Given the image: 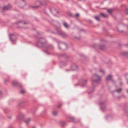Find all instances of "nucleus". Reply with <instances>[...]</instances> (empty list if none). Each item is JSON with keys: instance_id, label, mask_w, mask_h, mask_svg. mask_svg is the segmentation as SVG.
<instances>
[{"instance_id": "obj_1", "label": "nucleus", "mask_w": 128, "mask_h": 128, "mask_svg": "<svg viewBox=\"0 0 128 128\" xmlns=\"http://www.w3.org/2000/svg\"><path fill=\"white\" fill-rule=\"evenodd\" d=\"M44 44L45 46L47 45V44L46 43L45 40L43 38H40L38 42H37V46L38 47L44 46Z\"/></svg>"}, {"instance_id": "obj_2", "label": "nucleus", "mask_w": 128, "mask_h": 128, "mask_svg": "<svg viewBox=\"0 0 128 128\" xmlns=\"http://www.w3.org/2000/svg\"><path fill=\"white\" fill-rule=\"evenodd\" d=\"M93 79L92 81V83L93 85L94 84H97L100 81V77L96 74L93 75Z\"/></svg>"}, {"instance_id": "obj_3", "label": "nucleus", "mask_w": 128, "mask_h": 128, "mask_svg": "<svg viewBox=\"0 0 128 128\" xmlns=\"http://www.w3.org/2000/svg\"><path fill=\"white\" fill-rule=\"evenodd\" d=\"M50 10L51 12L54 15H56L59 12L58 11L56 10V9L54 8H50Z\"/></svg>"}, {"instance_id": "obj_4", "label": "nucleus", "mask_w": 128, "mask_h": 128, "mask_svg": "<svg viewBox=\"0 0 128 128\" xmlns=\"http://www.w3.org/2000/svg\"><path fill=\"white\" fill-rule=\"evenodd\" d=\"M10 40L12 42L15 41L16 39V36L14 34L10 35Z\"/></svg>"}, {"instance_id": "obj_5", "label": "nucleus", "mask_w": 128, "mask_h": 128, "mask_svg": "<svg viewBox=\"0 0 128 128\" xmlns=\"http://www.w3.org/2000/svg\"><path fill=\"white\" fill-rule=\"evenodd\" d=\"M24 104V101L23 99L20 100L18 105V106L20 108H21L23 106Z\"/></svg>"}, {"instance_id": "obj_6", "label": "nucleus", "mask_w": 128, "mask_h": 128, "mask_svg": "<svg viewBox=\"0 0 128 128\" xmlns=\"http://www.w3.org/2000/svg\"><path fill=\"white\" fill-rule=\"evenodd\" d=\"M24 117V115L23 114L21 113L19 114L18 116H17L16 118L19 121L22 120L23 118Z\"/></svg>"}, {"instance_id": "obj_7", "label": "nucleus", "mask_w": 128, "mask_h": 128, "mask_svg": "<svg viewBox=\"0 0 128 128\" xmlns=\"http://www.w3.org/2000/svg\"><path fill=\"white\" fill-rule=\"evenodd\" d=\"M12 84L14 86H17L21 88L22 86L21 84L16 81H13Z\"/></svg>"}, {"instance_id": "obj_8", "label": "nucleus", "mask_w": 128, "mask_h": 128, "mask_svg": "<svg viewBox=\"0 0 128 128\" xmlns=\"http://www.w3.org/2000/svg\"><path fill=\"white\" fill-rule=\"evenodd\" d=\"M58 33L59 35L64 37H65L67 36V35L61 30H59L58 31Z\"/></svg>"}, {"instance_id": "obj_9", "label": "nucleus", "mask_w": 128, "mask_h": 128, "mask_svg": "<svg viewBox=\"0 0 128 128\" xmlns=\"http://www.w3.org/2000/svg\"><path fill=\"white\" fill-rule=\"evenodd\" d=\"M31 119L29 118H26L24 120V122L26 124L27 126H28L30 124V122Z\"/></svg>"}, {"instance_id": "obj_10", "label": "nucleus", "mask_w": 128, "mask_h": 128, "mask_svg": "<svg viewBox=\"0 0 128 128\" xmlns=\"http://www.w3.org/2000/svg\"><path fill=\"white\" fill-rule=\"evenodd\" d=\"M12 7L11 5H8L7 6H4L3 8V9L4 10H7L10 9Z\"/></svg>"}, {"instance_id": "obj_11", "label": "nucleus", "mask_w": 128, "mask_h": 128, "mask_svg": "<svg viewBox=\"0 0 128 128\" xmlns=\"http://www.w3.org/2000/svg\"><path fill=\"white\" fill-rule=\"evenodd\" d=\"M81 86L82 87H84L86 86L87 83V80H83L81 82Z\"/></svg>"}, {"instance_id": "obj_12", "label": "nucleus", "mask_w": 128, "mask_h": 128, "mask_svg": "<svg viewBox=\"0 0 128 128\" xmlns=\"http://www.w3.org/2000/svg\"><path fill=\"white\" fill-rule=\"evenodd\" d=\"M71 68L72 70H76L78 69V67L76 65L74 64L72 66Z\"/></svg>"}, {"instance_id": "obj_13", "label": "nucleus", "mask_w": 128, "mask_h": 128, "mask_svg": "<svg viewBox=\"0 0 128 128\" xmlns=\"http://www.w3.org/2000/svg\"><path fill=\"white\" fill-rule=\"evenodd\" d=\"M74 118L71 116H69L68 118V120L70 122H72L74 121Z\"/></svg>"}, {"instance_id": "obj_14", "label": "nucleus", "mask_w": 128, "mask_h": 128, "mask_svg": "<svg viewBox=\"0 0 128 128\" xmlns=\"http://www.w3.org/2000/svg\"><path fill=\"white\" fill-rule=\"evenodd\" d=\"M100 16L104 18H106L108 17L104 13H101L100 14Z\"/></svg>"}, {"instance_id": "obj_15", "label": "nucleus", "mask_w": 128, "mask_h": 128, "mask_svg": "<svg viewBox=\"0 0 128 128\" xmlns=\"http://www.w3.org/2000/svg\"><path fill=\"white\" fill-rule=\"evenodd\" d=\"M63 25L66 28H69V26L67 24L66 22H64L63 24Z\"/></svg>"}, {"instance_id": "obj_16", "label": "nucleus", "mask_w": 128, "mask_h": 128, "mask_svg": "<svg viewBox=\"0 0 128 128\" xmlns=\"http://www.w3.org/2000/svg\"><path fill=\"white\" fill-rule=\"evenodd\" d=\"M107 12L110 14H112V12L113 11V9H109L107 10Z\"/></svg>"}, {"instance_id": "obj_17", "label": "nucleus", "mask_w": 128, "mask_h": 128, "mask_svg": "<svg viewBox=\"0 0 128 128\" xmlns=\"http://www.w3.org/2000/svg\"><path fill=\"white\" fill-rule=\"evenodd\" d=\"M112 78V76L111 75H109L106 78V80H110Z\"/></svg>"}, {"instance_id": "obj_18", "label": "nucleus", "mask_w": 128, "mask_h": 128, "mask_svg": "<svg viewBox=\"0 0 128 128\" xmlns=\"http://www.w3.org/2000/svg\"><path fill=\"white\" fill-rule=\"evenodd\" d=\"M59 45H60V46H65L66 47L67 46V45L66 44H63L62 43H60L59 44H58V47L59 48V49H61V48H60L59 47Z\"/></svg>"}, {"instance_id": "obj_19", "label": "nucleus", "mask_w": 128, "mask_h": 128, "mask_svg": "<svg viewBox=\"0 0 128 128\" xmlns=\"http://www.w3.org/2000/svg\"><path fill=\"white\" fill-rule=\"evenodd\" d=\"M16 23L17 24H19L20 23H22L23 24H24V22L23 20H19Z\"/></svg>"}, {"instance_id": "obj_20", "label": "nucleus", "mask_w": 128, "mask_h": 128, "mask_svg": "<svg viewBox=\"0 0 128 128\" xmlns=\"http://www.w3.org/2000/svg\"><path fill=\"white\" fill-rule=\"evenodd\" d=\"M122 54L124 56H126L128 55V52H123L122 53Z\"/></svg>"}, {"instance_id": "obj_21", "label": "nucleus", "mask_w": 128, "mask_h": 128, "mask_svg": "<svg viewBox=\"0 0 128 128\" xmlns=\"http://www.w3.org/2000/svg\"><path fill=\"white\" fill-rule=\"evenodd\" d=\"M58 114V112H56L54 111L52 112V114L54 116H56Z\"/></svg>"}, {"instance_id": "obj_22", "label": "nucleus", "mask_w": 128, "mask_h": 128, "mask_svg": "<svg viewBox=\"0 0 128 128\" xmlns=\"http://www.w3.org/2000/svg\"><path fill=\"white\" fill-rule=\"evenodd\" d=\"M105 48V46L104 45H102L100 46V49L103 50Z\"/></svg>"}, {"instance_id": "obj_23", "label": "nucleus", "mask_w": 128, "mask_h": 128, "mask_svg": "<svg viewBox=\"0 0 128 128\" xmlns=\"http://www.w3.org/2000/svg\"><path fill=\"white\" fill-rule=\"evenodd\" d=\"M95 19L98 21H100V20L99 19V17L98 16H96L95 17Z\"/></svg>"}, {"instance_id": "obj_24", "label": "nucleus", "mask_w": 128, "mask_h": 128, "mask_svg": "<svg viewBox=\"0 0 128 128\" xmlns=\"http://www.w3.org/2000/svg\"><path fill=\"white\" fill-rule=\"evenodd\" d=\"M122 90V89L121 88H119L118 90H115L114 91V92H120Z\"/></svg>"}, {"instance_id": "obj_25", "label": "nucleus", "mask_w": 128, "mask_h": 128, "mask_svg": "<svg viewBox=\"0 0 128 128\" xmlns=\"http://www.w3.org/2000/svg\"><path fill=\"white\" fill-rule=\"evenodd\" d=\"M100 105L101 106V109L103 111H104V109H105V108H102V104H100Z\"/></svg>"}, {"instance_id": "obj_26", "label": "nucleus", "mask_w": 128, "mask_h": 128, "mask_svg": "<svg viewBox=\"0 0 128 128\" xmlns=\"http://www.w3.org/2000/svg\"><path fill=\"white\" fill-rule=\"evenodd\" d=\"M39 7V6H32V7L33 8H36Z\"/></svg>"}, {"instance_id": "obj_27", "label": "nucleus", "mask_w": 128, "mask_h": 128, "mask_svg": "<svg viewBox=\"0 0 128 128\" xmlns=\"http://www.w3.org/2000/svg\"><path fill=\"white\" fill-rule=\"evenodd\" d=\"M125 12L127 14H128V8H126L125 10Z\"/></svg>"}, {"instance_id": "obj_28", "label": "nucleus", "mask_w": 128, "mask_h": 128, "mask_svg": "<svg viewBox=\"0 0 128 128\" xmlns=\"http://www.w3.org/2000/svg\"><path fill=\"white\" fill-rule=\"evenodd\" d=\"M79 14H76L75 15V17L76 18H77L79 17Z\"/></svg>"}, {"instance_id": "obj_29", "label": "nucleus", "mask_w": 128, "mask_h": 128, "mask_svg": "<svg viewBox=\"0 0 128 128\" xmlns=\"http://www.w3.org/2000/svg\"><path fill=\"white\" fill-rule=\"evenodd\" d=\"M20 93L21 94H23L24 93V90H21L20 91Z\"/></svg>"}, {"instance_id": "obj_30", "label": "nucleus", "mask_w": 128, "mask_h": 128, "mask_svg": "<svg viewBox=\"0 0 128 128\" xmlns=\"http://www.w3.org/2000/svg\"><path fill=\"white\" fill-rule=\"evenodd\" d=\"M99 71H100V72L103 73H104V71L102 69H100V70Z\"/></svg>"}, {"instance_id": "obj_31", "label": "nucleus", "mask_w": 128, "mask_h": 128, "mask_svg": "<svg viewBox=\"0 0 128 128\" xmlns=\"http://www.w3.org/2000/svg\"><path fill=\"white\" fill-rule=\"evenodd\" d=\"M38 3L39 4H40L41 5L42 4V2H39Z\"/></svg>"}, {"instance_id": "obj_32", "label": "nucleus", "mask_w": 128, "mask_h": 128, "mask_svg": "<svg viewBox=\"0 0 128 128\" xmlns=\"http://www.w3.org/2000/svg\"><path fill=\"white\" fill-rule=\"evenodd\" d=\"M8 81V80H5V82H6Z\"/></svg>"}, {"instance_id": "obj_33", "label": "nucleus", "mask_w": 128, "mask_h": 128, "mask_svg": "<svg viewBox=\"0 0 128 128\" xmlns=\"http://www.w3.org/2000/svg\"><path fill=\"white\" fill-rule=\"evenodd\" d=\"M112 82L113 83H114V81L113 80H112Z\"/></svg>"}, {"instance_id": "obj_34", "label": "nucleus", "mask_w": 128, "mask_h": 128, "mask_svg": "<svg viewBox=\"0 0 128 128\" xmlns=\"http://www.w3.org/2000/svg\"><path fill=\"white\" fill-rule=\"evenodd\" d=\"M60 105H59L58 106V107H60Z\"/></svg>"}, {"instance_id": "obj_35", "label": "nucleus", "mask_w": 128, "mask_h": 128, "mask_svg": "<svg viewBox=\"0 0 128 128\" xmlns=\"http://www.w3.org/2000/svg\"><path fill=\"white\" fill-rule=\"evenodd\" d=\"M127 82L128 84V80H127Z\"/></svg>"}, {"instance_id": "obj_36", "label": "nucleus", "mask_w": 128, "mask_h": 128, "mask_svg": "<svg viewBox=\"0 0 128 128\" xmlns=\"http://www.w3.org/2000/svg\"><path fill=\"white\" fill-rule=\"evenodd\" d=\"M62 123H63V124H65V122H62Z\"/></svg>"}, {"instance_id": "obj_37", "label": "nucleus", "mask_w": 128, "mask_h": 128, "mask_svg": "<svg viewBox=\"0 0 128 128\" xmlns=\"http://www.w3.org/2000/svg\"><path fill=\"white\" fill-rule=\"evenodd\" d=\"M71 15H72V14H70V16H71Z\"/></svg>"}, {"instance_id": "obj_38", "label": "nucleus", "mask_w": 128, "mask_h": 128, "mask_svg": "<svg viewBox=\"0 0 128 128\" xmlns=\"http://www.w3.org/2000/svg\"><path fill=\"white\" fill-rule=\"evenodd\" d=\"M127 93H128V90H127Z\"/></svg>"}, {"instance_id": "obj_39", "label": "nucleus", "mask_w": 128, "mask_h": 128, "mask_svg": "<svg viewBox=\"0 0 128 128\" xmlns=\"http://www.w3.org/2000/svg\"><path fill=\"white\" fill-rule=\"evenodd\" d=\"M46 48H48V47H46Z\"/></svg>"}, {"instance_id": "obj_40", "label": "nucleus", "mask_w": 128, "mask_h": 128, "mask_svg": "<svg viewBox=\"0 0 128 128\" xmlns=\"http://www.w3.org/2000/svg\"><path fill=\"white\" fill-rule=\"evenodd\" d=\"M120 32H123L122 31H119Z\"/></svg>"}, {"instance_id": "obj_41", "label": "nucleus", "mask_w": 128, "mask_h": 128, "mask_svg": "<svg viewBox=\"0 0 128 128\" xmlns=\"http://www.w3.org/2000/svg\"><path fill=\"white\" fill-rule=\"evenodd\" d=\"M35 128L34 127V128Z\"/></svg>"}]
</instances>
